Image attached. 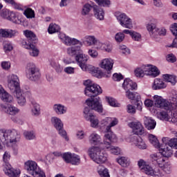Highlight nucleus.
Instances as JSON below:
<instances>
[{"label": "nucleus", "mask_w": 177, "mask_h": 177, "mask_svg": "<svg viewBox=\"0 0 177 177\" xmlns=\"http://www.w3.org/2000/svg\"><path fill=\"white\" fill-rule=\"evenodd\" d=\"M81 161V159L80 158V156L77 154L73 153L72 156L71 158L70 163L72 164V165H78Z\"/></svg>", "instance_id": "obj_45"}, {"label": "nucleus", "mask_w": 177, "mask_h": 177, "mask_svg": "<svg viewBox=\"0 0 177 177\" xmlns=\"http://www.w3.org/2000/svg\"><path fill=\"white\" fill-rule=\"evenodd\" d=\"M149 140L150 143L153 145V146H154V147H156V149H160V147H161L160 146V142H158V140L157 139V137L155 136L154 135L150 134L149 136Z\"/></svg>", "instance_id": "obj_37"}, {"label": "nucleus", "mask_w": 177, "mask_h": 177, "mask_svg": "<svg viewBox=\"0 0 177 177\" xmlns=\"http://www.w3.org/2000/svg\"><path fill=\"white\" fill-rule=\"evenodd\" d=\"M117 162L122 167H128V165H129V161L128 160V158L125 157H120L118 158Z\"/></svg>", "instance_id": "obj_47"}, {"label": "nucleus", "mask_w": 177, "mask_h": 177, "mask_svg": "<svg viewBox=\"0 0 177 177\" xmlns=\"http://www.w3.org/2000/svg\"><path fill=\"white\" fill-rule=\"evenodd\" d=\"M168 146L170 149H177V138H171L168 142Z\"/></svg>", "instance_id": "obj_58"}, {"label": "nucleus", "mask_w": 177, "mask_h": 177, "mask_svg": "<svg viewBox=\"0 0 177 177\" xmlns=\"http://www.w3.org/2000/svg\"><path fill=\"white\" fill-rule=\"evenodd\" d=\"M100 45H102L101 50H105L106 52H111L113 50V47L111 46V44L109 43L100 44Z\"/></svg>", "instance_id": "obj_50"}, {"label": "nucleus", "mask_w": 177, "mask_h": 177, "mask_svg": "<svg viewBox=\"0 0 177 177\" xmlns=\"http://www.w3.org/2000/svg\"><path fill=\"white\" fill-rule=\"evenodd\" d=\"M88 121H90L91 127L93 128H95V127H97V125L99 124V120H97L96 117L93 115L88 118Z\"/></svg>", "instance_id": "obj_49"}, {"label": "nucleus", "mask_w": 177, "mask_h": 177, "mask_svg": "<svg viewBox=\"0 0 177 177\" xmlns=\"http://www.w3.org/2000/svg\"><path fill=\"white\" fill-rule=\"evenodd\" d=\"M89 142L92 145H97V143H100V142H102V138H100L99 134L94 132L90 135Z\"/></svg>", "instance_id": "obj_34"}, {"label": "nucleus", "mask_w": 177, "mask_h": 177, "mask_svg": "<svg viewBox=\"0 0 177 177\" xmlns=\"http://www.w3.org/2000/svg\"><path fill=\"white\" fill-rule=\"evenodd\" d=\"M153 99L156 107L163 109V110H166L167 111H172V109H171V102L168 100H165L160 95H154Z\"/></svg>", "instance_id": "obj_9"}, {"label": "nucleus", "mask_w": 177, "mask_h": 177, "mask_svg": "<svg viewBox=\"0 0 177 177\" xmlns=\"http://www.w3.org/2000/svg\"><path fill=\"white\" fill-rule=\"evenodd\" d=\"M163 77L167 82H170L172 85L176 84V76L175 75L166 74L163 75Z\"/></svg>", "instance_id": "obj_42"}, {"label": "nucleus", "mask_w": 177, "mask_h": 177, "mask_svg": "<svg viewBox=\"0 0 177 177\" xmlns=\"http://www.w3.org/2000/svg\"><path fill=\"white\" fill-rule=\"evenodd\" d=\"M118 124V120L114 118L111 120V118H107L101 122L102 127H106V132L104 134V138L109 140V142H117V136L111 131L112 127H115Z\"/></svg>", "instance_id": "obj_5"}, {"label": "nucleus", "mask_w": 177, "mask_h": 177, "mask_svg": "<svg viewBox=\"0 0 177 177\" xmlns=\"http://www.w3.org/2000/svg\"><path fill=\"white\" fill-rule=\"evenodd\" d=\"M24 165L25 169L27 171V173L29 174V175H32L34 172L38 171V169L39 168L38 167V164H37V162L33 160L26 161Z\"/></svg>", "instance_id": "obj_20"}, {"label": "nucleus", "mask_w": 177, "mask_h": 177, "mask_svg": "<svg viewBox=\"0 0 177 177\" xmlns=\"http://www.w3.org/2000/svg\"><path fill=\"white\" fill-rule=\"evenodd\" d=\"M135 75L136 77H145V72H143V69H142V67L140 68H137L135 71Z\"/></svg>", "instance_id": "obj_61"}, {"label": "nucleus", "mask_w": 177, "mask_h": 177, "mask_svg": "<svg viewBox=\"0 0 177 177\" xmlns=\"http://www.w3.org/2000/svg\"><path fill=\"white\" fill-rule=\"evenodd\" d=\"M0 98L6 103H12L13 102V96L5 91L2 85H0Z\"/></svg>", "instance_id": "obj_24"}, {"label": "nucleus", "mask_w": 177, "mask_h": 177, "mask_svg": "<svg viewBox=\"0 0 177 177\" xmlns=\"http://www.w3.org/2000/svg\"><path fill=\"white\" fill-rule=\"evenodd\" d=\"M92 6H91L89 3H86L83 6L82 15L83 16H86V15H89V12L92 10Z\"/></svg>", "instance_id": "obj_48"}, {"label": "nucleus", "mask_w": 177, "mask_h": 177, "mask_svg": "<svg viewBox=\"0 0 177 177\" xmlns=\"http://www.w3.org/2000/svg\"><path fill=\"white\" fill-rule=\"evenodd\" d=\"M158 118L162 121H169V116H168V113L165 111H162L159 113Z\"/></svg>", "instance_id": "obj_57"}, {"label": "nucleus", "mask_w": 177, "mask_h": 177, "mask_svg": "<svg viewBox=\"0 0 177 177\" xmlns=\"http://www.w3.org/2000/svg\"><path fill=\"white\" fill-rule=\"evenodd\" d=\"M8 86L10 91H17L20 89L19 77L16 75H12L10 79L8 80Z\"/></svg>", "instance_id": "obj_17"}, {"label": "nucleus", "mask_w": 177, "mask_h": 177, "mask_svg": "<svg viewBox=\"0 0 177 177\" xmlns=\"http://www.w3.org/2000/svg\"><path fill=\"white\" fill-rule=\"evenodd\" d=\"M162 154L160 156H162V157H165L166 158H168L171 157L173 154L172 148L169 147H166L165 148L162 149Z\"/></svg>", "instance_id": "obj_38"}, {"label": "nucleus", "mask_w": 177, "mask_h": 177, "mask_svg": "<svg viewBox=\"0 0 177 177\" xmlns=\"http://www.w3.org/2000/svg\"><path fill=\"white\" fill-rule=\"evenodd\" d=\"M3 170L6 175L10 177H19L20 176V169H16L12 167L10 165H7L6 167H3Z\"/></svg>", "instance_id": "obj_22"}, {"label": "nucleus", "mask_w": 177, "mask_h": 177, "mask_svg": "<svg viewBox=\"0 0 177 177\" xmlns=\"http://www.w3.org/2000/svg\"><path fill=\"white\" fill-rule=\"evenodd\" d=\"M147 31H149L151 37H152L153 38H156V33L157 32V30H158V28L156 24L153 22H149L147 25Z\"/></svg>", "instance_id": "obj_33"}, {"label": "nucleus", "mask_w": 177, "mask_h": 177, "mask_svg": "<svg viewBox=\"0 0 177 177\" xmlns=\"http://www.w3.org/2000/svg\"><path fill=\"white\" fill-rule=\"evenodd\" d=\"M170 31H171L174 37H177V24L176 23L171 25L170 28Z\"/></svg>", "instance_id": "obj_64"}, {"label": "nucleus", "mask_w": 177, "mask_h": 177, "mask_svg": "<svg viewBox=\"0 0 177 177\" xmlns=\"http://www.w3.org/2000/svg\"><path fill=\"white\" fill-rule=\"evenodd\" d=\"M131 142H132L135 146L141 150H146V149H147V145H146V143L145 141H143V139H142V138H140L139 136H131Z\"/></svg>", "instance_id": "obj_21"}, {"label": "nucleus", "mask_w": 177, "mask_h": 177, "mask_svg": "<svg viewBox=\"0 0 177 177\" xmlns=\"http://www.w3.org/2000/svg\"><path fill=\"white\" fill-rule=\"evenodd\" d=\"M143 103L142 101H140V95H138L136 98V106L137 110H139L140 111H142V106Z\"/></svg>", "instance_id": "obj_63"}, {"label": "nucleus", "mask_w": 177, "mask_h": 177, "mask_svg": "<svg viewBox=\"0 0 177 177\" xmlns=\"http://www.w3.org/2000/svg\"><path fill=\"white\" fill-rule=\"evenodd\" d=\"M115 39L116 42H122L125 39V35L122 32H118L115 35Z\"/></svg>", "instance_id": "obj_59"}, {"label": "nucleus", "mask_w": 177, "mask_h": 177, "mask_svg": "<svg viewBox=\"0 0 177 177\" xmlns=\"http://www.w3.org/2000/svg\"><path fill=\"white\" fill-rule=\"evenodd\" d=\"M138 165L141 169L142 172L145 173L146 175H150L151 176H153V175H154V170H153V167L147 165L143 159H140L138 161Z\"/></svg>", "instance_id": "obj_15"}, {"label": "nucleus", "mask_w": 177, "mask_h": 177, "mask_svg": "<svg viewBox=\"0 0 177 177\" xmlns=\"http://www.w3.org/2000/svg\"><path fill=\"white\" fill-rule=\"evenodd\" d=\"M85 39L88 46H92L97 44V39H96V37H95V36H86Z\"/></svg>", "instance_id": "obj_41"}, {"label": "nucleus", "mask_w": 177, "mask_h": 177, "mask_svg": "<svg viewBox=\"0 0 177 177\" xmlns=\"http://www.w3.org/2000/svg\"><path fill=\"white\" fill-rule=\"evenodd\" d=\"M122 88L126 91H135L136 88H138V84L133 82V81H132L131 79L127 78L124 80V82L122 84Z\"/></svg>", "instance_id": "obj_26"}, {"label": "nucleus", "mask_w": 177, "mask_h": 177, "mask_svg": "<svg viewBox=\"0 0 177 177\" xmlns=\"http://www.w3.org/2000/svg\"><path fill=\"white\" fill-rule=\"evenodd\" d=\"M90 158L96 162V164H104L107 161L108 155L104 150L101 149L99 147H93L88 150Z\"/></svg>", "instance_id": "obj_4"}, {"label": "nucleus", "mask_w": 177, "mask_h": 177, "mask_svg": "<svg viewBox=\"0 0 177 177\" xmlns=\"http://www.w3.org/2000/svg\"><path fill=\"white\" fill-rule=\"evenodd\" d=\"M113 65L114 61H113V59L105 58L101 63V68H104V70H106V71L108 72V74H110Z\"/></svg>", "instance_id": "obj_27"}, {"label": "nucleus", "mask_w": 177, "mask_h": 177, "mask_svg": "<svg viewBox=\"0 0 177 177\" xmlns=\"http://www.w3.org/2000/svg\"><path fill=\"white\" fill-rule=\"evenodd\" d=\"M53 110L58 115H63V114H66V113H67L66 106L62 104H54L53 106Z\"/></svg>", "instance_id": "obj_29"}, {"label": "nucleus", "mask_w": 177, "mask_h": 177, "mask_svg": "<svg viewBox=\"0 0 177 177\" xmlns=\"http://www.w3.org/2000/svg\"><path fill=\"white\" fill-rule=\"evenodd\" d=\"M24 34L26 37V39H22V41H26L27 45H30V44H37L38 39L37 38V35L34 34V32L26 30L24 31Z\"/></svg>", "instance_id": "obj_19"}, {"label": "nucleus", "mask_w": 177, "mask_h": 177, "mask_svg": "<svg viewBox=\"0 0 177 177\" xmlns=\"http://www.w3.org/2000/svg\"><path fill=\"white\" fill-rule=\"evenodd\" d=\"M129 127L133 129L134 135L139 136L145 133V127L139 122H132L129 124Z\"/></svg>", "instance_id": "obj_16"}, {"label": "nucleus", "mask_w": 177, "mask_h": 177, "mask_svg": "<svg viewBox=\"0 0 177 177\" xmlns=\"http://www.w3.org/2000/svg\"><path fill=\"white\" fill-rule=\"evenodd\" d=\"M9 160H10V152L6 151L3 156V161L4 162L3 168H6L8 165H10V164H9Z\"/></svg>", "instance_id": "obj_43"}, {"label": "nucleus", "mask_w": 177, "mask_h": 177, "mask_svg": "<svg viewBox=\"0 0 177 177\" xmlns=\"http://www.w3.org/2000/svg\"><path fill=\"white\" fill-rule=\"evenodd\" d=\"M117 19L120 23V26L122 27H124L125 28H132L133 26L132 25V19H131L127 15L122 13L117 17Z\"/></svg>", "instance_id": "obj_13"}, {"label": "nucleus", "mask_w": 177, "mask_h": 177, "mask_svg": "<svg viewBox=\"0 0 177 177\" xmlns=\"http://www.w3.org/2000/svg\"><path fill=\"white\" fill-rule=\"evenodd\" d=\"M24 135L27 140H32L35 138V133L34 131H25Z\"/></svg>", "instance_id": "obj_54"}, {"label": "nucleus", "mask_w": 177, "mask_h": 177, "mask_svg": "<svg viewBox=\"0 0 177 177\" xmlns=\"http://www.w3.org/2000/svg\"><path fill=\"white\" fill-rule=\"evenodd\" d=\"M86 71H90L91 74L96 77L97 78H102L103 77V73L99 68H95V66H89L88 69Z\"/></svg>", "instance_id": "obj_32"}, {"label": "nucleus", "mask_w": 177, "mask_h": 177, "mask_svg": "<svg viewBox=\"0 0 177 177\" xmlns=\"http://www.w3.org/2000/svg\"><path fill=\"white\" fill-rule=\"evenodd\" d=\"M95 2H97L99 6H104L105 8L110 6L111 4L110 0H95Z\"/></svg>", "instance_id": "obj_52"}, {"label": "nucleus", "mask_w": 177, "mask_h": 177, "mask_svg": "<svg viewBox=\"0 0 177 177\" xmlns=\"http://www.w3.org/2000/svg\"><path fill=\"white\" fill-rule=\"evenodd\" d=\"M51 122L53 125L55 127V128L58 131L59 135L62 136V138H64L65 140L68 142V137H67V132L66 130H64L63 122H62V120L60 118L54 116L51 118Z\"/></svg>", "instance_id": "obj_8"}, {"label": "nucleus", "mask_w": 177, "mask_h": 177, "mask_svg": "<svg viewBox=\"0 0 177 177\" xmlns=\"http://www.w3.org/2000/svg\"><path fill=\"white\" fill-rule=\"evenodd\" d=\"M60 31V26L56 24H50L48 28L49 34H55V32H59Z\"/></svg>", "instance_id": "obj_39"}, {"label": "nucleus", "mask_w": 177, "mask_h": 177, "mask_svg": "<svg viewBox=\"0 0 177 177\" xmlns=\"http://www.w3.org/2000/svg\"><path fill=\"white\" fill-rule=\"evenodd\" d=\"M32 176L33 177H46L45 175V172L41 169V168H38L32 174Z\"/></svg>", "instance_id": "obj_53"}, {"label": "nucleus", "mask_w": 177, "mask_h": 177, "mask_svg": "<svg viewBox=\"0 0 177 177\" xmlns=\"http://www.w3.org/2000/svg\"><path fill=\"white\" fill-rule=\"evenodd\" d=\"M86 104L84 110V118L87 121H89V118L93 115L92 114V110L97 111V113H103V105L100 102V97H92L86 100Z\"/></svg>", "instance_id": "obj_2"}, {"label": "nucleus", "mask_w": 177, "mask_h": 177, "mask_svg": "<svg viewBox=\"0 0 177 177\" xmlns=\"http://www.w3.org/2000/svg\"><path fill=\"white\" fill-rule=\"evenodd\" d=\"M24 15L27 19H34L35 17V12L30 8L25 10Z\"/></svg>", "instance_id": "obj_46"}, {"label": "nucleus", "mask_w": 177, "mask_h": 177, "mask_svg": "<svg viewBox=\"0 0 177 177\" xmlns=\"http://www.w3.org/2000/svg\"><path fill=\"white\" fill-rule=\"evenodd\" d=\"M167 34V29L164 28H158L156 30V32L155 33V38L157 37V35H162L164 36Z\"/></svg>", "instance_id": "obj_62"}, {"label": "nucleus", "mask_w": 177, "mask_h": 177, "mask_svg": "<svg viewBox=\"0 0 177 177\" xmlns=\"http://www.w3.org/2000/svg\"><path fill=\"white\" fill-rule=\"evenodd\" d=\"M8 20L10 21H12V23H15V24H19L21 23V21H20V19H19V16L16 13L12 11L10 13V17H8Z\"/></svg>", "instance_id": "obj_40"}, {"label": "nucleus", "mask_w": 177, "mask_h": 177, "mask_svg": "<svg viewBox=\"0 0 177 177\" xmlns=\"http://www.w3.org/2000/svg\"><path fill=\"white\" fill-rule=\"evenodd\" d=\"M20 139V133L16 129L6 130L0 129V142L6 145H9L12 143V145H16ZM2 144L0 142V150L3 149Z\"/></svg>", "instance_id": "obj_3"}, {"label": "nucleus", "mask_w": 177, "mask_h": 177, "mask_svg": "<svg viewBox=\"0 0 177 177\" xmlns=\"http://www.w3.org/2000/svg\"><path fill=\"white\" fill-rule=\"evenodd\" d=\"M164 88H167V85L162 80L156 78L154 80L152 88L153 91H158V89H164Z\"/></svg>", "instance_id": "obj_31"}, {"label": "nucleus", "mask_w": 177, "mask_h": 177, "mask_svg": "<svg viewBox=\"0 0 177 177\" xmlns=\"http://www.w3.org/2000/svg\"><path fill=\"white\" fill-rule=\"evenodd\" d=\"M32 114L35 115V117H38L39 114H41V109L39 107V104H38L35 102H32Z\"/></svg>", "instance_id": "obj_36"}, {"label": "nucleus", "mask_w": 177, "mask_h": 177, "mask_svg": "<svg viewBox=\"0 0 177 177\" xmlns=\"http://www.w3.org/2000/svg\"><path fill=\"white\" fill-rule=\"evenodd\" d=\"M59 38L66 46H71L66 49V53L69 56L72 57H75V60L78 63L80 67L83 71H88L89 66L87 65L86 62L89 60V56L84 54V50H82V42L75 38H71L65 34H62L59 35Z\"/></svg>", "instance_id": "obj_1"}, {"label": "nucleus", "mask_w": 177, "mask_h": 177, "mask_svg": "<svg viewBox=\"0 0 177 177\" xmlns=\"http://www.w3.org/2000/svg\"><path fill=\"white\" fill-rule=\"evenodd\" d=\"M19 32L16 30L11 29H0V37L3 38H14L18 35Z\"/></svg>", "instance_id": "obj_25"}, {"label": "nucleus", "mask_w": 177, "mask_h": 177, "mask_svg": "<svg viewBox=\"0 0 177 177\" xmlns=\"http://www.w3.org/2000/svg\"><path fill=\"white\" fill-rule=\"evenodd\" d=\"M94 16L97 20H104V11L98 6H93Z\"/></svg>", "instance_id": "obj_30"}, {"label": "nucleus", "mask_w": 177, "mask_h": 177, "mask_svg": "<svg viewBox=\"0 0 177 177\" xmlns=\"http://www.w3.org/2000/svg\"><path fill=\"white\" fill-rule=\"evenodd\" d=\"M20 111L19 109L14 106H10L8 107L7 110L6 111V113L7 114H9L10 115H16V114H18V113Z\"/></svg>", "instance_id": "obj_44"}, {"label": "nucleus", "mask_w": 177, "mask_h": 177, "mask_svg": "<svg viewBox=\"0 0 177 177\" xmlns=\"http://www.w3.org/2000/svg\"><path fill=\"white\" fill-rule=\"evenodd\" d=\"M144 125L145 128L149 131H151V129H154L156 126L157 125V122L153 118L147 116L144 117Z\"/></svg>", "instance_id": "obj_28"}, {"label": "nucleus", "mask_w": 177, "mask_h": 177, "mask_svg": "<svg viewBox=\"0 0 177 177\" xmlns=\"http://www.w3.org/2000/svg\"><path fill=\"white\" fill-rule=\"evenodd\" d=\"M169 100H171L170 102V106L171 109V113L174 114V118L171 119V121H175L177 120V92L175 91H171V95H170Z\"/></svg>", "instance_id": "obj_11"}, {"label": "nucleus", "mask_w": 177, "mask_h": 177, "mask_svg": "<svg viewBox=\"0 0 177 177\" xmlns=\"http://www.w3.org/2000/svg\"><path fill=\"white\" fill-rule=\"evenodd\" d=\"M115 142H111L108 139L104 138V145H105L106 149L111 153V154H114L115 156H118V154L121 153V149L118 147L111 146V143H114Z\"/></svg>", "instance_id": "obj_18"}, {"label": "nucleus", "mask_w": 177, "mask_h": 177, "mask_svg": "<svg viewBox=\"0 0 177 177\" xmlns=\"http://www.w3.org/2000/svg\"><path fill=\"white\" fill-rule=\"evenodd\" d=\"M153 165H157L160 168H164L165 166V158L160 153H153L150 156Z\"/></svg>", "instance_id": "obj_14"}, {"label": "nucleus", "mask_w": 177, "mask_h": 177, "mask_svg": "<svg viewBox=\"0 0 177 177\" xmlns=\"http://www.w3.org/2000/svg\"><path fill=\"white\" fill-rule=\"evenodd\" d=\"M6 3H10V5H12L15 8V9H17V10H21V6L20 5L16 3L15 2V0H3Z\"/></svg>", "instance_id": "obj_56"}, {"label": "nucleus", "mask_w": 177, "mask_h": 177, "mask_svg": "<svg viewBox=\"0 0 177 177\" xmlns=\"http://www.w3.org/2000/svg\"><path fill=\"white\" fill-rule=\"evenodd\" d=\"M50 64H51L52 67H53V68H55V70L57 73H62V71H63V68H62V66H60V64H59V63H57L55 61H52L50 62Z\"/></svg>", "instance_id": "obj_51"}, {"label": "nucleus", "mask_w": 177, "mask_h": 177, "mask_svg": "<svg viewBox=\"0 0 177 177\" xmlns=\"http://www.w3.org/2000/svg\"><path fill=\"white\" fill-rule=\"evenodd\" d=\"M141 68L146 75H151V77H153L154 78L158 77V75H160L158 68L153 65H143L141 66Z\"/></svg>", "instance_id": "obj_10"}, {"label": "nucleus", "mask_w": 177, "mask_h": 177, "mask_svg": "<svg viewBox=\"0 0 177 177\" xmlns=\"http://www.w3.org/2000/svg\"><path fill=\"white\" fill-rule=\"evenodd\" d=\"M26 74L28 80L29 81H32L36 82V81H39L41 78V71H39V68L35 66L34 63H28L26 68Z\"/></svg>", "instance_id": "obj_7"}, {"label": "nucleus", "mask_w": 177, "mask_h": 177, "mask_svg": "<svg viewBox=\"0 0 177 177\" xmlns=\"http://www.w3.org/2000/svg\"><path fill=\"white\" fill-rule=\"evenodd\" d=\"M21 44L25 49H28L29 55L32 57H37L38 55H39V50L37 48L36 44H27L26 40H21Z\"/></svg>", "instance_id": "obj_12"}, {"label": "nucleus", "mask_w": 177, "mask_h": 177, "mask_svg": "<svg viewBox=\"0 0 177 177\" xmlns=\"http://www.w3.org/2000/svg\"><path fill=\"white\" fill-rule=\"evenodd\" d=\"M14 95L17 97V102L19 106H24L26 104V93L21 91V88L15 90Z\"/></svg>", "instance_id": "obj_23"}, {"label": "nucleus", "mask_w": 177, "mask_h": 177, "mask_svg": "<svg viewBox=\"0 0 177 177\" xmlns=\"http://www.w3.org/2000/svg\"><path fill=\"white\" fill-rule=\"evenodd\" d=\"M84 85L86 86L84 94L88 97H98L97 96L103 92L100 86L93 84L90 80L84 81Z\"/></svg>", "instance_id": "obj_6"}, {"label": "nucleus", "mask_w": 177, "mask_h": 177, "mask_svg": "<svg viewBox=\"0 0 177 177\" xmlns=\"http://www.w3.org/2000/svg\"><path fill=\"white\" fill-rule=\"evenodd\" d=\"M120 50L123 55H131V50L127 47V46H120Z\"/></svg>", "instance_id": "obj_60"}, {"label": "nucleus", "mask_w": 177, "mask_h": 177, "mask_svg": "<svg viewBox=\"0 0 177 177\" xmlns=\"http://www.w3.org/2000/svg\"><path fill=\"white\" fill-rule=\"evenodd\" d=\"M72 156L73 153L66 152L62 154V158L65 161V162H66L67 164H70Z\"/></svg>", "instance_id": "obj_55"}, {"label": "nucleus", "mask_w": 177, "mask_h": 177, "mask_svg": "<svg viewBox=\"0 0 177 177\" xmlns=\"http://www.w3.org/2000/svg\"><path fill=\"white\" fill-rule=\"evenodd\" d=\"M97 172L100 177H110L109 169L103 166L97 167Z\"/></svg>", "instance_id": "obj_35"}]
</instances>
